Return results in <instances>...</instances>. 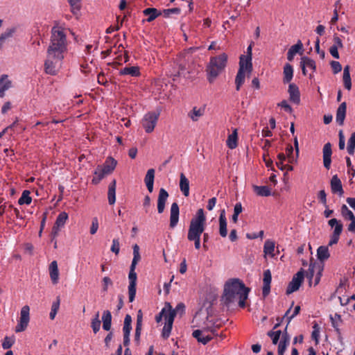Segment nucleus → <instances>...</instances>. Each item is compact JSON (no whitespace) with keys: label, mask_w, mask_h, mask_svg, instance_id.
I'll use <instances>...</instances> for the list:
<instances>
[{"label":"nucleus","mask_w":355,"mask_h":355,"mask_svg":"<svg viewBox=\"0 0 355 355\" xmlns=\"http://www.w3.org/2000/svg\"><path fill=\"white\" fill-rule=\"evenodd\" d=\"M249 291L241 281L234 279L225 284L222 299L227 305L238 302L239 306L244 308Z\"/></svg>","instance_id":"f257e3e1"},{"label":"nucleus","mask_w":355,"mask_h":355,"mask_svg":"<svg viewBox=\"0 0 355 355\" xmlns=\"http://www.w3.org/2000/svg\"><path fill=\"white\" fill-rule=\"evenodd\" d=\"M206 217L202 209L197 211L196 216L191 220L188 230L187 239L194 242L196 250L200 248V236L205 229Z\"/></svg>","instance_id":"f03ea898"},{"label":"nucleus","mask_w":355,"mask_h":355,"mask_svg":"<svg viewBox=\"0 0 355 355\" xmlns=\"http://www.w3.org/2000/svg\"><path fill=\"white\" fill-rule=\"evenodd\" d=\"M227 55L225 53L210 58L206 69L209 83H214L216 78L225 70L227 64Z\"/></svg>","instance_id":"7ed1b4c3"},{"label":"nucleus","mask_w":355,"mask_h":355,"mask_svg":"<svg viewBox=\"0 0 355 355\" xmlns=\"http://www.w3.org/2000/svg\"><path fill=\"white\" fill-rule=\"evenodd\" d=\"M65 53L47 49L44 67L46 73L55 75L62 68Z\"/></svg>","instance_id":"20e7f679"},{"label":"nucleus","mask_w":355,"mask_h":355,"mask_svg":"<svg viewBox=\"0 0 355 355\" xmlns=\"http://www.w3.org/2000/svg\"><path fill=\"white\" fill-rule=\"evenodd\" d=\"M133 259L132 261V263L130 267V272L128 274V279H129V286H128V295H129V301L130 302H132L135 298L136 295V286H137V275L135 272V268L137 263L141 259V256L139 253V247L137 244H135L133 245Z\"/></svg>","instance_id":"39448f33"},{"label":"nucleus","mask_w":355,"mask_h":355,"mask_svg":"<svg viewBox=\"0 0 355 355\" xmlns=\"http://www.w3.org/2000/svg\"><path fill=\"white\" fill-rule=\"evenodd\" d=\"M47 49L67 53V41L64 28L60 26L53 27L51 40Z\"/></svg>","instance_id":"423d86ee"},{"label":"nucleus","mask_w":355,"mask_h":355,"mask_svg":"<svg viewBox=\"0 0 355 355\" xmlns=\"http://www.w3.org/2000/svg\"><path fill=\"white\" fill-rule=\"evenodd\" d=\"M185 311V305L184 303H179L175 309H173L170 304V311H168V314L166 317V322L162 329V336L164 338H168L170 335L173 327V321L175 317L178 315L182 316Z\"/></svg>","instance_id":"0eeeda50"},{"label":"nucleus","mask_w":355,"mask_h":355,"mask_svg":"<svg viewBox=\"0 0 355 355\" xmlns=\"http://www.w3.org/2000/svg\"><path fill=\"white\" fill-rule=\"evenodd\" d=\"M159 116V112H149L145 114L141 121L142 127L146 133L153 132Z\"/></svg>","instance_id":"6e6552de"},{"label":"nucleus","mask_w":355,"mask_h":355,"mask_svg":"<svg viewBox=\"0 0 355 355\" xmlns=\"http://www.w3.org/2000/svg\"><path fill=\"white\" fill-rule=\"evenodd\" d=\"M323 266L317 263H311L306 271V277L309 281V284L313 283L314 286L319 284L322 277Z\"/></svg>","instance_id":"1a4fd4ad"},{"label":"nucleus","mask_w":355,"mask_h":355,"mask_svg":"<svg viewBox=\"0 0 355 355\" xmlns=\"http://www.w3.org/2000/svg\"><path fill=\"white\" fill-rule=\"evenodd\" d=\"M30 321V308L28 305L24 306L20 311V317L15 327V332L19 333L26 330Z\"/></svg>","instance_id":"9d476101"},{"label":"nucleus","mask_w":355,"mask_h":355,"mask_svg":"<svg viewBox=\"0 0 355 355\" xmlns=\"http://www.w3.org/2000/svg\"><path fill=\"white\" fill-rule=\"evenodd\" d=\"M252 70V67L248 69L246 64H245L243 58H241L239 61V69L235 78L236 89L237 91L240 89L241 87L244 83L245 73H250Z\"/></svg>","instance_id":"9b49d317"},{"label":"nucleus","mask_w":355,"mask_h":355,"mask_svg":"<svg viewBox=\"0 0 355 355\" xmlns=\"http://www.w3.org/2000/svg\"><path fill=\"white\" fill-rule=\"evenodd\" d=\"M304 272L302 269L298 271L293 277L291 282L289 283L287 289L286 293L291 294L296 291H297L301 286L303 279H304Z\"/></svg>","instance_id":"f8f14e48"},{"label":"nucleus","mask_w":355,"mask_h":355,"mask_svg":"<svg viewBox=\"0 0 355 355\" xmlns=\"http://www.w3.org/2000/svg\"><path fill=\"white\" fill-rule=\"evenodd\" d=\"M300 66L304 75H306L308 70L313 73L316 69L315 61L306 56H304L301 58Z\"/></svg>","instance_id":"ddd939ff"},{"label":"nucleus","mask_w":355,"mask_h":355,"mask_svg":"<svg viewBox=\"0 0 355 355\" xmlns=\"http://www.w3.org/2000/svg\"><path fill=\"white\" fill-rule=\"evenodd\" d=\"M330 186L333 193H336L339 196H342L343 195L344 190L343 189L342 182L337 175H334L331 178Z\"/></svg>","instance_id":"4468645a"},{"label":"nucleus","mask_w":355,"mask_h":355,"mask_svg":"<svg viewBox=\"0 0 355 355\" xmlns=\"http://www.w3.org/2000/svg\"><path fill=\"white\" fill-rule=\"evenodd\" d=\"M322 153H323L324 166L325 168L329 170L331 166V155H332L331 145L330 143L328 142L324 144L323 149H322Z\"/></svg>","instance_id":"2eb2a0df"},{"label":"nucleus","mask_w":355,"mask_h":355,"mask_svg":"<svg viewBox=\"0 0 355 355\" xmlns=\"http://www.w3.org/2000/svg\"><path fill=\"white\" fill-rule=\"evenodd\" d=\"M12 86V81L8 76L3 74L0 77V98H3L6 96V92Z\"/></svg>","instance_id":"dca6fc26"},{"label":"nucleus","mask_w":355,"mask_h":355,"mask_svg":"<svg viewBox=\"0 0 355 355\" xmlns=\"http://www.w3.org/2000/svg\"><path fill=\"white\" fill-rule=\"evenodd\" d=\"M180 209L176 202H173L171 207L170 227L174 228L179 221Z\"/></svg>","instance_id":"f3484780"},{"label":"nucleus","mask_w":355,"mask_h":355,"mask_svg":"<svg viewBox=\"0 0 355 355\" xmlns=\"http://www.w3.org/2000/svg\"><path fill=\"white\" fill-rule=\"evenodd\" d=\"M168 198V192L163 188L159 189L158 198H157V211L159 214L164 212L165 209V204Z\"/></svg>","instance_id":"a211bd4d"},{"label":"nucleus","mask_w":355,"mask_h":355,"mask_svg":"<svg viewBox=\"0 0 355 355\" xmlns=\"http://www.w3.org/2000/svg\"><path fill=\"white\" fill-rule=\"evenodd\" d=\"M49 276L53 284H57L59 282V270L58 262L53 261L49 266Z\"/></svg>","instance_id":"6ab92c4d"},{"label":"nucleus","mask_w":355,"mask_h":355,"mask_svg":"<svg viewBox=\"0 0 355 355\" xmlns=\"http://www.w3.org/2000/svg\"><path fill=\"white\" fill-rule=\"evenodd\" d=\"M287 327L285 328L284 332L282 334V336L281 337L279 345H278V350L277 353L278 355H284V352L287 348V346L289 344L290 342V336L287 333Z\"/></svg>","instance_id":"aec40b11"},{"label":"nucleus","mask_w":355,"mask_h":355,"mask_svg":"<svg viewBox=\"0 0 355 355\" xmlns=\"http://www.w3.org/2000/svg\"><path fill=\"white\" fill-rule=\"evenodd\" d=\"M17 28L15 27H10L6 28L0 35V49H3L6 42L9 41L15 35Z\"/></svg>","instance_id":"412c9836"},{"label":"nucleus","mask_w":355,"mask_h":355,"mask_svg":"<svg viewBox=\"0 0 355 355\" xmlns=\"http://www.w3.org/2000/svg\"><path fill=\"white\" fill-rule=\"evenodd\" d=\"M271 280H272V276H271L270 270L268 269L264 270L263 279V290H262V293H263V297H266L270 293Z\"/></svg>","instance_id":"4be33fe9"},{"label":"nucleus","mask_w":355,"mask_h":355,"mask_svg":"<svg viewBox=\"0 0 355 355\" xmlns=\"http://www.w3.org/2000/svg\"><path fill=\"white\" fill-rule=\"evenodd\" d=\"M116 164L117 162L112 157H109L106 159L103 164L98 166L102 168L105 173L108 175L114 171Z\"/></svg>","instance_id":"5701e85b"},{"label":"nucleus","mask_w":355,"mask_h":355,"mask_svg":"<svg viewBox=\"0 0 355 355\" xmlns=\"http://www.w3.org/2000/svg\"><path fill=\"white\" fill-rule=\"evenodd\" d=\"M192 335L199 343L203 345H206L213 338L211 334H205L204 331L199 329L193 331Z\"/></svg>","instance_id":"b1692460"},{"label":"nucleus","mask_w":355,"mask_h":355,"mask_svg":"<svg viewBox=\"0 0 355 355\" xmlns=\"http://www.w3.org/2000/svg\"><path fill=\"white\" fill-rule=\"evenodd\" d=\"M288 93L291 101L295 104H299L300 101V94L297 86L294 84H290L288 86Z\"/></svg>","instance_id":"393cba45"},{"label":"nucleus","mask_w":355,"mask_h":355,"mask_svg":"<svg viewBox=\"0 0 355 355\" xmlns=\"http://www.w3.org/2000/svg\"><path fill=\"white\" fill-rule=\"evenodd\" d=\"M219 233L222 237H225L227 234V219L225 209L220 211L219 216Z\"/></svg>","instance_id":"a878e982"},{"label":"nucleus","mask_w":355,"mask_h":355,"mask_svg":"<svg viewBox=\"0 0 355 355\" xmlns=\"http://www.w3.org/2000/svg\"><path fill=\"white\" fill-rule=\"evenodd\" d=\"M347 104L345 102H343L337 109L336 111V122L340 125H343L346 115Z\"/></svg>","instance_id":"bb28decb"},{"label":"nucleus","mask_w":355,"mask_h":355,"mask_svg":"<svg viewBox=\"0 0 355 355\" xmlns=\"http://www.w3.org/2000/svg\"><path fill=\"white\" fill-rule=\"evenodd\" d=\"M205 112V107H198L196 106L193 107V109L188 113V116L193 121H198L200 117H202Z\"/></svg>","instance_id":"cd10ccee"},{"label":"nucleus","mask_w":355,"mask_h":355,"mask_svg":"<svg viewBox=\"0 0 355 355\" xmlns=\"http://www.w3.org/2000/svg\"><path fill=\"white\" fill-rule=\"evenodd\" d=\"M180 189L185 197L189 196V181L182 173L180 175Z\"/></svg>","instance_id":"c85d7f7f"},{"label":"nucleus","mask_w":355,"mask_h":355,"mask_svg":"<svg viewBox=\"0 0 355 355\" xmlns=\"http://www.w3.org/2000/svg\"><path fill=\"white\" fill-rule=\"evenodd\" d=\"M119 74L122 76H130L132 77L139 76V67L137 66L125 67L120 70Z\"/></svg>","instance_id":"c756f323"},{"label":"nucleus","mask_w":355,"mask_h":355,"mask_svg":"<svg viewBox=\"0 0 355 355\" xmlns=\"http://www.w3.org/2000/svg\"><path fill=\"white\" fill-rule=\"evenodd\" d=\"M330 257V252L328 245H321L317 250V258L323 262Z\"/></svg>","instance_id":"7c9ffc66"},{"label":"nucleus","mask_w":355,"mask_h":355,"mask_svg":"<svg viewBox=\"0 0 355 355\" xmlns=\"http://www.w3.org/2000/svg\"><path fill=\"white\" fill-rule=\"evenodd\" d=\"M328 225L334 229V232L332 234L340 236L343 225L340 221L338 220L336 218H331L328 221Z\"/></svg>","instance_id":"2f4dec72"},{"label":"nucleus","mask_w":355,"mask_h":355,"mask_svg":"<svg viewBox=\"0 0 355 355\" xmlns=\"http://www.w3.org/2000/svg\"><path fill=\"white\" fill-rule=\"evenodd\" d=\"M116 180H113L108 187L107 198L110 205H114L116 202Z\"/></svg>","instance_id":"473e14b6"},{"label":"nucleus","mask_w":355,"mask_h":355,"mask_svg":"<svg viewBox=\"0 0 355 355\" xmlns=\"http://www.w3.org/2000/svg\"><path fill=\"white\" fill-rule=\"evenodd\" d=\"M144 15L148 16L147 21L150 22L161 15V12L156 8H148L143 10Z\"/></svg>","instance_id":"72a5a7b5"},{"label":"nucleus","mask_w":355,"mask_h":355,"mask_svg":"<svg viewBox=\"0 0 355 355\" xmlns=\"http://www.w3.org/2000/svg\"><path fill=\"white\" fill-rule=\"evenodd\" d=\"M284 83H288L291 81L293 77V68L291 64L286 63L284 67Z\"/></svg>","instance_id":"f704fd0d"},{"label":"nucleus","mask_w":355,"mask_h":355,"mask_svg":"<svg viewBox=\"0 0 355 355\" xmlns=\"http://www.w3.org/2000/svg\"><path fill=\"white\" fill-rule=\"evenodd\" d=\"M103 328L105 331L111 329L112 315L110 311H104L102 315Z\"/></svg>","instance_id":"c9c22d12"},{"label":"nucleus","mask_w":355,"mask_h":355,"mask_svg":"<svg viewBox=\"0 0 355 355\" xmlns=\"http://www.w3.org/2000/svg\"><path fill=\"white\" fill-rule=\"evenodd\" d=\"M106 175H107L105 173L102 168L99 166H97L94 172V177L92 180V183L94 184H98Z\"/></svg>","instance_id":"e433bc0d"},{"label":"nucleus","mask_w":355,"mask_h":355,"mask_svg":"<svg viewBox=\"0 0 355 355\" xmlns=\"http://www.w3.org/2000/svg\"><path fill=\"white\" fill-rule=\"evenodd\" d=\"M238 133L237 130L234 129L232 134L229 135L226 141L227 146L230 149H234L237 146Z\"/></svg>","instance_id":"4c0bfd02"},{"label":"nucleus","mask_w":355,"mask_h":355,"mask_svg":"<svg viewBox=\"0 0 355 355\" xmlns=\"http://www.w3.org/2000/svg\"><path fill=\"white\" fill-rule=\"evenodd\" d=\"M275 242L270 240H266L264 243L263 246V252L265 254V257L268 255L271 257H274L275 254Z\"/></svg>","instance_id":"58836bf2"},{"label":"nucleus","mask_w":355,"mask_h":355,"mask_svg":"<svg viewBox=\"0 0 355 355\" xmlns=\"http://www.w3.org/2000/svg\"><path fill=\"white\" fill-rule=\"evenodd\" d=\"M254 191L259 196H269L271 195V190L267 186H253Z\"/></svg>","instance_id":"ea45409f"},{"label":"nucleus","mask_w":355,"mask_h":355,"mask_svg":"<svg viewBox=\"0 0 355 355\" xmlns=\"http://www.w3.org/2000/svg\"><path fill=\"white\" fill-rule=\"evenodd\" d=\"M71 11L75 15H78L82 7V0H68Z\"/></svg>","instance_id":"a19ab883"},{"label":"nucleus","mask_w":355,"mask_h":355,"mask_svg":"<svg viewBox=\"0 0 355 355\" xmlns=\"http://www.w3.org/2000/svg\"><path fill=\"white\" fill-rule=\"evenodd\" d=\"M343 82L345 87L347 90H350L352 88L351 77L349 73V67L345 66L343 70Z\"/></svg>","instance_id":"79ce46f5"},{"label":"nucleus","mask_w":355,"mask_h":355,"mask_svg":"<svg viewBox=\"0 0 355 355\" xmlns=\"http://www.w3.org/2000/svg\"><path fill=\"white\" fill-rule=\"evenodd\" d=\"M253 44L251 43L247 48V55H241L240 60L243 58L245 64H246L247 67L251 68L252 67V49Z\"/></svg>","instance_id":"37998d69"},{"label":"nucleus","mask_w":355,"mask_h":355,"mask_svg":"<svg viewBox=\"0 0 355 355\" xmlns=\"http://www.w3.org/2000/svg\"><path fill=\"white\" fill-rule=\"evenodd\" d=\"M168 311H170V303L166 302L162 311L159 312L158 315L155 316V321L157 322H159L162 321V318H164V319L166 320Z\"/></svg>","instance_id":"c03bdc74"},{"label":"nucleus","mask_w":355,"mask_h":355,"mask_svg":"<svg viewBox=\"0 0 355 355\" xmlns=\"http://www.w3.org/2000/svg\"><path fill=\"white\" fill-rule=\"evenodd\" d=\"M132 318L130 315H126L124 318V323L123 327V334H130L132 330Z\"/></svg>","instance_id":"a18cd8bd"},{"label":"nucleus","mask_w":355,"mask_h":355,"mask_svg":"<svg viewBox=\"0 0 355 355\" xmlns=\"http://www.w3.org/2000/svg\"><path fill=\"white\" fill-rule=\"evenodd\" d=\"M32 202V198L30 196V191L28 190H25L23 191L21 197L18 200V203L19 205H30Z\"/></svg>","instance_id":"49530a36"},{"label":"nucleus","mask_w":355,"mask_h":355,"mask_svg":"<svg viewBox=\"0 0 355 355\" xmlns=\"http://www.w3.org/2000/svg\"><path fill=\"white\" fill-rule=\"evenodd\" d=\"M60 304V297H58L56 300L52 303L51 312L49 313V318L51 320H53L59 310Z\"/></svg>","instance_id":"de8ad7c7"},{"label":"nucleus","mask_w":355,"mask_h":355,"mask_svg":"<svg viewBox=\"0 0 355 355\" xmlns=\"http://www.w3.org/2000/svg\"><path fill=\"white\" fill-rule=\"evenodd\" d=\"M340 211L342 216L345 220H350L355 218L353 212L345 205H342Z\"/></svg>","instance_id":"09e8293b"},{"label":"nucleus","mask_w":355,"mask_h":355,"mask_svg":"<svg viewBox=\"0 0 355 355\" xmlns=\"http://www.w3.org/2000/svg\"><path fill=\"white\" fill-rule=\"evenodd\" d=\"M67 219L68 214L64 211L61 212L56 218L55 226H56L58 228L64 226Z\"/></svg>","instance_id":"8fccbe9b"},{"label":"nucleus","mask_w":355,"mask_h":355,"mask_svg":"<svg viewBox=\"0 0 355 355\" xmlns=\"http://www.w3.org/2000/svg\"><path fill=\"white\" fill-rule=\"evenodd\" d=\"M91 327L95 334H96L101 327V320H99V313L97 312L92 319L91 322Z\"/></svg>","instance_id":"3c124183"},{"label":"nucleus","mask_w":355,"mask_h":355,"mask_svg":"<svg viewBox=\"0 0 355 355\" xmlns=\"http://www.w3.org/2000/svg\"><path fill=\"white\" fill-rule=\"evenodd\" d=\"M219 327L218 325H212L204 327L200 330L205 332V334H211L213 337L218 336L219 334L217 332V329Z\"/></svg>","instance_id":"603ef678"},{"label":"nucleus","mask_w":355,"mask_h":355,"mask_svg":"<svg viewBox=\"0 0 355 355\" xmlns=\"http://www.w3.org/2000/svg\"><path fill=\"white\" fill-rule=\"evenodd\" d=\"M219 327L218 325H212L204 327L200 330L205 332V334H211L213 337L218 336L219 334L217 332V329Z\"/></svg>","instance_id":"864d4df0"},{"label":"nucleus","mask_w":355,"mask_h":355,"mask_svg":"<svg viewBox=\"0 0 355 355\" xmlns=\"http://www.w3.org/2000/svg\"><path fill=\"white\" fill-rule=\"evenodd\" d=\"M219 327L218 325H212L204 327L200 330L205 332V334H211L213 337L218 336L219 334L217 332V329Z\"/></svg>","instance_id":"5fc2aeb1"},{"label":"nucleus","mask_w":355,"mask_h":355,"mask_svg":"<svg viewBox=\"0 0 355 355\" xmlns=\"http://www.w3.org/2000/svg\"><path fill=\"white\" fill-rule=\"evenodd\" d=\"M15 338L14 336H6L2 342V347L3 349H10L15 343Z\"/></svg>","instance_id":"6e6d98bb"},{"label":"nucleus","mask_w":355,"mask_h":355,"mask_svg":"<svg viewBox=\"0 0 355 355\" xmlns=\"http://www.w3.org/2000/svg\"><path fill=\"white\" fill-rule=\"evenodd\" d=\"M267 334L272 339V343L274 345L277 344L279 340L280 339V336H282V331L280 330L270 331Z\"/></svg>","instance_id":"4d7b16f0"},{"label":"nucleus","mask_w":355,"mask_h":355,"mask_svg":"<svg viewBox=\"0 0 355 355\" xmlns=\"http://www.w3.org/2000/svg\"><path fill=\"white\" fill-rule=\"evenodd\" d=\"M154 178L155 170L153 168L148 169L144 178L145 184L154 183Z\"/></svg>","instance_id":"13d9d810"},{"label":"nucleus","mask_w":355,"mask_h":355,"mask_svg":"<svg viewBox=\"0 0 355 355\" xmlns=\"http://www.w3.org/2000/svg\"><path fill=\"white\" fill-rule=\"evenodd\" d=\"M303 49V44L300 40H298L297 44L291 46L288 49L290 51L296 55L297 53H300Z\"/></svg>","instance_id":"bf43d9fd"},{"label":"nucleus","mask_w":355,"mask_h":355,"mask_svg":"<svg viewBox=\"0 0 355 355\" xmlns=\"http://www.w3.org/2000/svg\"><path fill=\"white\" fill-rule=\"evenodd\" d=\"M110 250L114 252L115 254H118L120 250V243L119 239H114L112 240V244L110 248Z\"/></svg>","instance_id":"052dcab7"},{"label":"nucleus","mask_w":355,"mask_h":355,"mask_svg":"<svg viewBox=\"0 0 355 355\" xmlns=\"http://www.w3.org/2000/svg\"><path fill=\"white\" fill-rule=\"evenodd\" d=\"M98 229V220L96 217L92 218V225L90 227V234H95Z\"/></svg>","instance_id":"680f3d73"},{"label":"nucleus","mask_w":355,"mask_h":355,"mask_svg":"<svg viewBox=\"0 0 355 355\" xmlns=\"http://www.w3.org/2000/svg\"><path fill=\"white\" fill-rule=\"evenodd\" d=\"M277 157L278 162H276V164L280 170L283 171L284 170V161L286 159V155L284 153H279Z\"/></svg>","instance_id":"e2e57ef3"},{"label":"nucleus","mask_w":355,"mask_h":355,"mask_svg":"<svg viewBox=\"0 0 355 355\" xmlns=\"http://www.w3.org/2000/svg\"><path fill=\"white\" fill-rule=\"evenodd\" d=\"M330 318L332 326L336 329V331H338V322L340 320V315L336 313L334 316L331 315Z\"/></svg>","instance_id":"0e129e2a"},{"label":"nucleus","mask_w":355,"mask_h":355,"mask_svg":"<svg viewBox=\"0 0 355 355\" xmlns=\"http://www.w3.org/2000/svg\"><path fill=\"white\" fill-rule=\"evenodd\" d=\"M103 283V291L107 292L108 289V286L112 284V282L111 279L108 277H104L102 280Z\"/></svg>","instance_id":"69168bd1"},{"label":"nucleus","mask_w":355,"mask_h":355,"mask_svg":"<svg viewBox=\"0 0 355 355\" xmlns=\"http://www.w3.org/2000/svg\"><path fill=\"white\" fill-rule=\"evenodd\" d=\"M330 64L334 73H338L341 71L342 66L339 62L331 61Z\"/></svg>","instance_id":"338daca9"},{"label":"nucleus","mask_w":355,"mask_h":355,"mask_svg":"<svg viewBox=\"0 0 355 355\" xmlns=\"http://www.w3.org/2000/svg\"><path fill=\"white\" fill-rule=\"evenodd\" d=\"M163 13L165 17H169L172 14H176V15L180 14V9L178 8L166 9V10H164Z\"/></svg>","instance_id":"774afa93"}]
</instances>
